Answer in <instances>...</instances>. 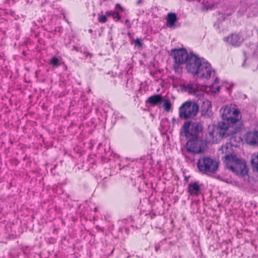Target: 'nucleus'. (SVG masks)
I'll use <instances>...</instances> for the list:
<instances>
[{
  "mask_svg": "<svg viewBox=\"0 0 258 258\" xmlns=\"http://www.w3.org/2000/svg\"><path fill=\"white\" fill-rule=\"evenodd\" d=\"M206 9H212L214 7V5H207Z\"/></svg>",
  "mask_w": 258,
  "mask_h": 258,
  "instance_id": "b1692460",
  "label": "nucleus"
},
{
  "mask_svg": "<svg viewBox=\"0 0 258 258\" xmlns=\"http://www.w3.org/2000/svg\"><path fill=\"white\" fill-rule=\"evenodd\" d=\"M200 190V187L198 183L195 182V195H197Z\"/></svg>",
  "mask_w": 258,
  "mask_h": 258,
  "instance_id": "412c9836",
  "label": "nucleus"
},
{
  "mask_svg": "<svg viewBox=\"0 0 258 258\" xmlns=\"http://www.w3.org/2000/svg\"><path fill=\"white\" fill-rule=\"evenodd\" d=\"M250 162L253 170L258 173V153L251 155Z\"/></svg>",
  "mask_w": 258,
  "mask_h": 258,
  "instance_id": "4468645a",
  "label": "nucleus"
},
{
  "mask_svg": "<svg viewBox=\"0 0 258 258\" xmlns=\"http://www.w3.org/2000/svg\"><path fill=\"white\" fill-rule=\"evenodd\" d=\"M243 137L247 144L252 146L258 145V124L253 130L247 132Z\"/></svg>",
  "mask_w": 258,
  "mask_h": 258,
  "instance_id": "9d476101",
  "label": "nucleus"
},
{
  "mask_svg": "<svg viewBox=\"0 0 258 258\" xmlns=\"http://www.w3.org/2000/svg\"><path fill=\"white\" fill-rule=\"evenodd\" d=\"M224 40L228 42L232 46H238L242 43L243 39L238 34L233 33L228 37H224Z\"/></svg>",
  "mask_w": 258,
  "mask_h": 258,
  "instance_id": "9b49d317",
  "label": "nucleus"
},
{
  "mask_svg": "<svg viewBox=\"0 0 258 258\" xmlns=\"http://www.w3.org/2000/svg\"><path fill=\"white\" fill-rule=\"evenodd\" d=\"M115 12H113V11H107L106 12V14L107 15V16H112V15L114 14Z\"/></svg>",
  "mask_w": 258,
  "mask_h": 258,
  "instance_id": "5701e85b",
  "label": "nucleus"
},
{
  "mask_svg": "<svg viewBox=\"0 0 258 258\" xmlns=\"http://www.w3.org/2000/svg\"><path fill=\"white\" fill-rule=\"evenodd\" d=\"M112 17L115 21H118L120 18L118 12H114V14L112 15Z\"/></svg>",
  "mask_w": 258,
  "mask_h": 258,
  "instance_id": "6ab92c4d",
  "label": "nucleus"
},
{
  "mask_svg": "<svg viewBox=\"0 0 258 258\" xmlns=\"http://www.w3.org/2000/svg\"><path fill=\"white\" fill-rule=\"evenodd\" d=\"M203 126L201 123H195V153H201L206 149V143L202 139Z\"/></svg>",
  "mask_w": 258,
  "mask_h": 258,
  "instance_id": "0eeeda50",
  "label": "nucleus"
},
{
  "mask_svg": "<svg viewBox=\"0 0 258 258\" xmlns=\"http://www.w3.org/2000/svg\"><path fill=\"white\" fill-rule=\"evenodd\" d=\"M211 72L210 64L203 58H199L195 54V78L196 77L198 82L197 85L195 84V94L196 90H205V87L202 84L210 78Z\"/></svg>",
  "mask_w": 258,
  "mask_h": 258,
  "instance_id": "f03ea898",
  "label": "nucleus"
},
{
  "mask_svg": "<svg viewBox=\"0 0 258 258\" xmlns=\"http://www.w3.org/2000/svg\"><path fill=\"white\" fill-rule=\"evenodd\" d=\"M181 90L182 91L188 92L189 94H192L194 92V87L191 84L183 85L181 86Z\"/></svg>",
  "mask_w": 258,
  "mask_h": 258,
  "instance_id": "2eb2a0df",
  "label": "nucleus"
},
{
  "mask_svg": "<svg viewBox=\"0 0 258 258\" xmlns=\"http://www.w3.org/2000/svg\"><path fill=\"white\" fill-rule=\"evenodd\" d=\"M135 43L136 45L138 46V47H141L142 46V43L139 38H137L135 40Z\"/></svg>",
  "mask_w": 258,
  "mask_h": 258,
  "instance_id": "4be33fe9",
  "label": "nucleus"
},
{
  "mask_svg": "<svg viewBox=\"0 0 258 258\" xmlns=\"http://www.w3.org/2000/svg\"><path fill=\"white\" fill-rule=\"evenodd\" d=\"M222 121L219 123V134L222 138L232 137L239 130L236 123L239 120V111L226 105L221 109Z\"/></svg>",
  "mask_w": 258,
  "mask_h": 258,
  "instance_id": "f257e3e1",
  "label": "nucleus"
},
{
  "mask_svg": "<svg viewBox=\"0 0 258 258\" xmlns=\"http://www.w3.org/2000/svg\"><path fill=\"white\" fill-rule=\"evenodd\" d=\"M196 91L195 98L196 97L200 99L196 103L195 102V115L199 111L200 106L201 107L202 114H206L209 109L211 107V102L208 100H204L203 94L199 93L197 94Z\"/></svg>",
  "mask_w": 258,
  "mask_h": 258,
  "instance_id": "1a4fd4ad",
  "label": "nucleus"
},
{
  "mask_svg": "<svg viewBox=\"0 0 258 258\" xmlns=\"http://www.w3.org/2000/svg\"><path fill=\"white\" fill-rule=\"evenodd\" d=\"M171 55L173 56L174 62L176 64H186V69L188 72L194 74V54L189 55L185 48L172 49Z\"/></svg>",
  "mask_w": 258,
  "mask_h": 258,
  "instance_id": "20e7f679",
  "label": "nucleus"
},
{
  "mask_svg": "<svg viewBox=\"0 0 258 258\" xmlns=\"http://www.w3.org/2000/svg\"><path fill=\"white\" fill-rule=\"evenodd\" d=\"M188 192L191 195H192L194 194V183H190L188 186Z\"/></svg>",
  "mask_w": 258,
  "mask_h": 258,
  "instance_id": "aec40b11",
  "label": "nucleus"
},
{
  "mask_svg": "<svg viewBox=\"0 0 258 258\" xmlns=\"http://www.w3.org/2000/svg\"><path fill=\"white\" fill-rule=\"evenodd\" d=\"M180 136L187 140L182 149V153L186 161L192 163L194 158V122L191 120L184 122L180 130Z\"/></svg>",
  "mask_w": 258,
  "mask_h": 258,
  "instance_id": "7ed1b4c3",
  "label": "nucleus"
},
{
  "mask_svg": "<svg viewBox=\"0 0 258 258\" xmlns=\"http://www.w3.org/2000/svg\"><path fill=\"white\" fill-rule=\"evenodd\" d=\"M179 64H176L174 66V68L175 70V71H177L179 69Z\"/></svg>",
  "mask_w": 258,
  "mask_h": 258,
  "instance_id": "393cba45",
  "label": "nucleus"
},
{
  "mask_svg": "<svg viewBox=\"0 0 258 258\" xmlns=\"http://www.w3.org/2000/svg\"><path fill=\"white\" fill-rule=\"evenodd\" d=\"M163 107L164 108V109L166 112H169L172 107V105L169 99H163Z\"/></svg>",
  "mask_w": 258,
  "mask_h": 258,
  "instance_id": "dca6fc26",
  "label": "nucleus"
},
{
  "mask_svg": "<svg viewBox=\"0 0 258 258\" xmlns=\"http://www.w3.org/2000/svg\"><path fill=\"white\" fill-rule=\"evenodd\" d=\"M166 19V26L171 29H175L176 27L175 23L177 20L176 14L172 13H168Z\"/></svg>",
  "mask_w": 258,
  "mask_h": 258,
  "instance_id": "ddd939ff",
  "label": "nucleus"
},
{
  "mask_svg": "<svg viewBox=\"0 0 258 258\" xmlns=\"http://www.w3.org/2000/svg\"><path fill=\"white\" fill-rule=\"evenodd\" d=\"M227 167L238 175L244 176L247 173L248 169L244 160L235 157L226 156Z\"/></svg>",
  "mask_w": 258,
  "mask_h": 258,
  "instance_id": "39448f33",
  "label": "nucleus"
},
{
  "mask_svg": "<svg viewBox=\"0 0 258 258\" xmlns=\"http://www.w3.org/2000/svg\"><path fill=\"white\" fill-rule=\"evenodd\" d=\"M89 32L90 33H91V32H92V29H89Z\"/></svg>",
  "mask_w": 258,
  "mask_h": 258,
  "instance_id": "c756f323",
  "label": "nucleus"
},
{
  "mask_svg": "<svg viewBox=\"0 0 258 258\" xmlns=\"http://www.w3.org/2000/svg\"><path fill=\"white\" fill-rule=\"evenodd\" d=\"M162 101V96L160 94H156L149 97L147 100L146 103L152 106H156L161 104Z\"/></svg>",
  "mask_w": 258,
  "mask_h": 258,
  "instance_id": "f8f14e48",
  "label": "nucleus"
},
{
  "mask_svg": "<svg viewBox=\"0 0 258 258\" xmlns=\"http://www.w3.org/2000/svg\"><path fill=\"white\" fill-rule=\"evenodd\" d=\"M219 89H220V87H217L216 88V90H217V91H219Z\"/></svg>",
  "mask_w": 258,
  "mask_h": 258,
  "instance_id": "c85d7f7f",
  "label": "nucleus"
},
{
  "mask_svg": "<svg viewBox=\"0 0 258 258\" xmlns=\"http://www.w3.org/2000/svg\"><path fill=\"white\" fill-rule=\"evenodd\" d=\"M107 20V17L105 15H102L99 17L98 21L100 23H104Z\"/></svg>",
  "mask_w": 258,
  "mask_h": 258,
  "instance_id": "a211bd4d",
  "label": "nucleus"
},
{
  "mask_svg": "<svg viewBox=\"0 0 258 258\" xmlns=\"http://www.w3.org/2000/svg\"><path fill=\"white\" fill-rule=\"evenodd\" d=\"M199 170L204 173H214L218 170L219 163L210 157H203L197 162Z\"/></svg>",
  "mask_w": 258,
  "mask_h": 258,
  "instance_id": "423d86ee",
  "label": "nucleus"
},
{
  "mask_svg": "<svg viewBox=\"0 0 258 258\" xmlns=\"http://www.w3.org/2000/svg\"><path fill=\"white\" fill-rule=\"evenodd\" d=\"M179 116L181 119L191 120L194 118V104L191 101L183 103L179 108Z\"/></svg>",
  "mask_w": 258,
  "mask_h": 258,
  "instance_id": "6e6552de",
  "label": "nucleus"
},
{
  "mask_svg": "<svg viewBox=\"0 0 258 258\" xmlns=\"http://www.w3.org/2000/svg\"><path fill=\"white\" fill-rule=\"evenodd\" d=\"M218 82H219V80H218V79L216 78V79L215 80V81H214V84H215H215L218 83Z\"/></svg>",
  "mask_w": 258,
  "mask_h": 258,
  "instance_id": "cd10ccee",
  "label": "nucleus"
},
{
  "mask_svg": "<svg viewBox=\"0 0 258 258\" xmlns=\"http://www.w3.org/2000/svg\"><path fill=\"white\" fill-rule=\"evenodd\" d=\"M50 63L54 66H58L59 65V60L56 57H53L50 60Z\"/></svg>",
  "mask_w": 258,
  "mask_h": 258,
  "instance_id": "f3484780",
  "label": "nucleus"
},
{
  "mask_svg": "<svg viewBox=\"0 0 258 258\" xmlns=\"http://www.w3.org/2000/svg\"><path fill=\"white\" fill-rule=\"evenodd\" d=\"M227 149V145L223 146L222 148V151L223 152L224 149L226 150Z\"/></svg>",
  "mask_w": 258,
  "mask_h": 258,
  "instance_id": "bb28decb",
  "label": "nucleus"
},
{
  "mask_svg": "<svg viewBox=\"0 0 258 258\" xmlns=\"http://www.w3.org/2000/svg\"><path fill=\"white\" fill-rule=\"evenodd\" d=\"M116 8H119V9H121V10L122 9V7H121V6H120L119 4H116Z\"/></svg>",
  "mask_w": 258,
  "mask_h": 258,
  "instance_id": "a878e982",
  "label": "nucleus"
}]
</instances>
